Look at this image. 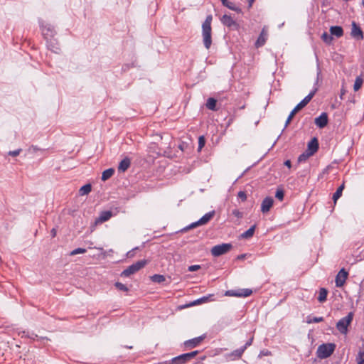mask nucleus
Returning <instances> with one entry per match:
<instances>
[{
	"instance_id": "4c0bfd02",
	"label": "nucleus",
	"mask_w": 364,
	"mask_h": 364,
	"mask_svg": "<svg viewBox=\"0 0 364 364\" xmlns=\"http://www.w3.org/2000/svg\"><path fill=\"white\" fill-rule=\"evenodd\" d=\"M311 156H312V154H310V153L306 151V152L301 154L299 156L298 161L299 162L305 161Z\"/></svg>"
},
{
	"instance_id": "2eb2a0df",
	"label": "nucleus",
	"mask_w": 364,
	"mask_h": 364,
	"mask_svg": "<svg viewBox=\"0 0 364 364\" xmlns=\"http://www.w3.org/2000/svg\"><path fill=\"white\" fill-rule=\"evenodd\" d=\"M41 31L46 38L54 36L55 31L50 24L41 25Z\"/></svg>"
},
{
	"instance_id": "1a4fd4ad",
	"label": "nucleus",
	"mask_w": 364,
	"mask_h": 364,
	"mask_svg": "<svg viewBox=\"0 0 364 364\" xmlns=\"http://www.w3.org/2000/svg\"><path fill=\"white\" fill-rule=\"evenodd\" d=\"M348 273L345 270L344 268H342L338 273L336 277V286L337 287H341L346 282V280L348 277Z\"/></svg>"
},
{
	"instance_id": "3c124183",
	"label": "nucleus",
	"mask_w": 364,
	"mask_h": 364,
	"mask_svg": "<svg viewBox=\"0 0 364 364\" xmlns=\"http://www.w3.org/2000/svg\"><path fill=\"white\" fill-rule=\"evenodd\" d=\"M296 114V112H294L293 110L290 112L288 119H290L291 120L294 117V116Z\"/></svg>"
},
{
	"instance_id": "412c9836",
	"label": "nucleus",
	"mask_w": 364,
	"mask_h": 364,
	"mask_svg": "<svg viewBox=\"0 0 364 364\" xmlns=\"http://www.w3.org/2000/svg\"><path fill=\"white\" fill-rule=\"evenodd\" d=\"M330 33L332 36L341 38L343 35V30L341 26H333L330 28Z\"/></svg>"
},
{
	"instance_id": "de8ad7c7",
	"label": "nucleus",
	"mask_w": 364,
	"mask_h": 364,
	"mask_svg": "<svg viewBox=\"0 0 364 364\" xmlns=\"http://www.w3.org/2000/svg\"><path fill=\"white\" fill-rule=\"evenodd\" d=\"M200 268V265H191L188 267V271L189 272H195L198 270Z\"/></svg>"
},
{
	"instance_id": "49530a36",
	"label": "nucleus",
	"mask_w": 364,
	"mask_h": 364,
	"mask_svg": "<svg viewBox=\"0 0 364 364\" xmlns=\"http://www.w3.org/2000/svg\"><path fill=\"white\" fill-rule=\"evenodd\" d=\"M237 197L242 201H245L247 199V194L244 191H240L237 194Z\"/></svg>"
},
{
	"instance_id": "4be33fe9",
	"label": "nucleus",
	"mask_w": 364,
	"mask_h": 364,
	"mask_svg": "<svg viewBox=\"0 0 364 364\" xmlns=\"http://www.w3.org/2000/svg\"><path fill=\"white\" fill-rule=\"evenodd\" d=\"M206 107L212 111H217L218 108L217 107V100L213 97H210L207 100L206 102Z\"/></svg>"
},
{
	"instance_id": "37998d69",
	"label": "nucleus",
	"mask_w": 364,
	"mask_h": 364,
	"mask_svg": "<svg viewBox=\"0 0 364 364\" xmlns=\"http://www.w3.org/2000/svg\"><path fill=\"white\" fill-rule=\"evenodd\" d=\"M232 214L235 216L236 218H242V213L240 212L238 209H234L232 210Z\"/></svg>"
},
{
	"instance_id": "6e6552de",
	"label": "nucleus",
	"mask_w": 364,
	"mask_h": 364,
	"mask_svg": "<svg viewBox=\"0 0 364 364\" xmlns=\"http://www.w3.org/2000/svg\"><path fill=\"white\" fill-rule=\"evenodd\" d=\"M252 294V290L250 289H242L237 290H228L225 295L228 296H237V297H247Z\"/></svg>"
},
{
	"instance_id": "c03bdc74",
	"label": "nucleus",
	"mask_w": 364,
	"mask_h": 364,
	"mask_svg": "<svg viewBox=\"0 0 364 364\" xmlns=\"http://www.w3.org/2000/svg\"><path fill=\"white\" fill-rule=\"evenodd\" d=\"M19 334H21V333H19ZM21 334H22L21 337H27V338H32V339H34V337L37 336L34 333H31V335H29L28 332H26V331H24L21 332Z\"/></svg>"
},
{
	"instance_id": "bb28decb",
	"label": "nucleus",
	"mask_w": 364,
	"mask_h": 364,
	"mask_svg": "<svg viewBox=\"0 0 364 364\" xmlns=\"http://www.w3.org/2000/svg\"><path fill=\"white\" fill-rule=\"evenodd\" d=\"M92 191V186L90 183L82 186L80 190L79 193L80 196H85L89 194Z\"/></svg>"
},
{
	"instance_id": "5fc2aeb1",
	"label": "nucleus",
	"mask_w": 364,
	"mask_h": 364,
	"mask_svg": "<svg viewBox=\"0 0 364 364\" xmlns=\"http://www.w3.org/2000/svg\"><path fill=\"white\" fill-rule=\"evenodd\" d=\"M290 122H291V119L287 118L286 123H285V127H287L288 124L290 123Z\"/></svg>"
},
{
	"instance_id": "4468645a",
	"label": "nucleus",
	"mask_w": 364,
	"mask_h": 364,
	"mask_svg": "<svg viewBox=\"0 0 364 364\" xmlns=\"http://www.w3.org/2000/svg\"><path fill=\"white\" fill-rule=\"evenodd\" d=\"M328 114L323 112L321 115L315 119V124L319 128L325 127L328 124Z\"/></svg>"
},
{
	"instance_id": "a19ab883",
	"label": "nucleus",
	"mask_w": 364,
	"mask_h": 364,
	"mask_svg": "<svg viewBox=\"0 0 364 364\" xmlns=\"http://www.w3.org/2000/svg\"><path fill=\"white\" fill-rule=\"evenodd\" d=\"M357 361L358 364H364V350L358 353Z\"/></svg>"
},
{
	"instance_id": "bf43d9fd",
	"label": "nucleus",
	"mask_w": 364,
	"mask_h": 364,
	"mask_svg": "<svg viewBox=\"0 0 364 364\" xmlns=\"http://www.w3.org/2000/svg\"><path fill=\"white\" fill-rule=\"evenodd\" d=\"M362 4L364 5V0H362Z\"/></svg>"
},
{
	"instance_id": "393cba45",
	"label": "nucleus",
	"mask_w": 364,
	"mask_h": 364,
	"mask_svg": "<svg viewBox=\"0 0 364 364\" xmlns=\"http://www.w3.org/2000/svg\"><path fill=\"white\" fill-rule=\"evenodd\" d=\"M114 173V169L112 168L105 170L102 174V180L105 181L112 176Z\"/></svg>"
},
{
	"instance_id": "864d4df0",
	"label": "nucleus",
	"mask_w": 364,
	"mask_h": 364,
	"mask_svg": "<svg viewBox=\"0 0 364 364\" xmlns=\"http://www.w3.org/2000/svg\"><path fill=\"white\" fill-rule=\"evenodd\" d=\"M284 165L288 166V167H291V161L289 160H287L284 162Z\"/></svg>"
},
{
	"instance_id": "6e6d98bb",
	"label": "nucleus",
	"mask_w": 364,
	"mask_h": 364,
	"mask_svg": "<svg viewBox=\"0 0 364 364\" xmlns=\"http://www.w3.org/2000/svg\"><path fill=\"white\" fill-rule=\"evenodd\" d=\"M255 0H248V2H249V6H252L253 2L255 1Z\"/></svg>"
},
{
	"instance_id": "423d86ee",
	"label": "nucleus",
	"mask_w": 364,
	"mask_h": 364,
	"mask_svg": "<svg viewBox=\"0 0 364 364\" xmlns=\"http://www.w3.org/2000/svg\"><path fill=\"white\" fill-rule=\"evenodd\" d=\"M317 81L316 82V85H315V87H314V89L310 92V93L306 96L294 109H293V111L294 112H299V110H301V109H303L305 106L307 105V104L311 100V99L314 97V96L315 95V94L316 93V92L318 91V87L316 86L317 85Z\"/></svg>"
},
{
	"instance_id": "79ce46f5",
	"label": "nucleus",
	"mask_w": 364,
	"mask_h": 364,
	"mask_svg": "<svg viewBox=\"0 0 364 364\" xmlns=\"http://www.w3.org/2000/svg\"><path fill=\"white\" fill-rule=\"evenodd\" d=\"M272 355V352L269 351V350H262L259 352V355H258V358H261L264 356H270Z\"/></svg>"
},
{
	"instance_id": "58836bf2",
	"label": "nucleus",
	"mask_w": 364,
	"mask_h": 364,
	"mask_svg": "<svg viewBox=\"0 0 364 364\" xmlns=\"http://www.w3.org/2000/svg\"><path fill=\"white\" fill-rule=\"evenodd\" d=\"M284 193L282 189H277L275 193V197L282 201L284 199Z\"/></svg>"
},
{
	"instance_id": "13d9d810",
	"label": "nucleus",
	"mask_w": 364,
	"mask_h": 364,
	"mask_svg": "<svg viewBox=\"0 0 364 364\" xmlns=\"http://www.w3.org/2000/svg\"><path fill=\"white\" fill-rule=\"evenodd\" d=\"M179 147H180V149H181V150H183V146H182V145H180V146H179Z\"/></svg>"
},
{
	"instance_id": "f03ea898",
	"label": "nucleus",
	"mask_w": 364,
	"mask_h": 364,
	"mask_svg": "<svg viewBox=\"0 0 364 364\" xmlns=\"http://www.w3.org/2000/svg\"><path fill=\"white\" fill-rule=\"evenodd\" d=\"M336 348L334 343H323L318 347L317 356L324 359L331 355Z\"/></svg>"
},
{
	"instance_id": "f3484780",
	"label": "nucleus",
	"mask_w": 364,
	"mask_h": 364,
	"mask_svg": "<svg viewBox=\"0 0 364 364\" xmlns=\"http://www.w3.org/2000/svg\"><path fill=\"white\" fill-rule=\"evenodd\" d=\"M112 216V213L109 210L101 212L100 216L95 220V223H102L109 220Z\"/></svg>"
},
{
	"instance_id": "a878e982",
	"label": "nucleus",
	"mask_w": 364,
	"mask_h": 364,
	"mask_svg": "<svg viewBox=\"0 0 364 364\" xmlns=\"http://www.w3.org/2000/svg\"><path fill=\"white\" fill-rule=\"evenodd\" d=\"M345 188V184L343 183L336 190L333 195V202L336 203L337 200L342 196V192Z\"/></svg>"
},
{
	"instance_id": "dca6fc26",
	"label": "nucleus",
	"mask_w": 364,
	"mask_h": 364,
	"mask_svg": "<svg viewBox=\"0 0 364 364\" xmlns=\"http://www.w3.org/2000/svg\"><path fill=\"white\" fill-rule=\"evenodd\" d=\"M274 203V200L272 197H266L262 202L261 211L263 213L269 211Z\"/></svg>"
},
{
	"instance_id": "20e7f679",
	"label": "nucleus",
	"mask_w": 364,
	"mask_h": 364,
	"mask_svg": "<svg viewBox=\"0 0 364 364\" xmlns=\"http://www.w3.org/2000/svg\"><path fill=\"white\" fill-rule=\"evenodd\" d=\"M232 247V245L230 243H222L213 246L210 250V252L213 257H220L230 251Z\"/></svg>"
},
{
	"instance_id": "39448f33",
	"label": "nucleus",
	"mask_w": 364,
	"mask_h": 364,
	"mask_svg": "<svg viewBox=\"0 0 364 364\" xmlns=\"http://www.w3.org/2000/svg\"><path fill=\"white\" fill-rule=\"evenodd\" d=\"M214 215H215L214 210L205 213L200 220H198V221L194 222V223H191V225H189L188 226L184 228L183 229V231H187L190 229L195 228L198 226L207 224L213 218Z\"/></svg>"
},
{
	"instance_id": "9d476101",
	"label": "nucleus",
	"mask_w": 364,
	"mask_h": 364,
	"mask_svg": "<svg viewBox=\"0 0 364 364\" xmlns=\"http://www.w3.org/2000/svg\"><path fill=\"white\" fill-rule=\"evenodd\" d=\"M350 35L353 38L357 40H363L364 38L362 29L355 21H353L352 23Z\"/></svg>"
},
{
	"instance_id": "e433bc0d",
	"label": "nucleus",
	"mask_w": 364,
	"mask_h": 364,
	"mask_svg": "<svg viewBox=\"0 0 364 364\" xmlns=\"http://www.w3.org/2000/svg\"><path fill=\"white\" fill-rule=\"evenodd\" d=\"M114 286L116 287V288L120 291H128L129 289L127 288V287L126 285H124V284L121 283V282H116L114 284Z\"/></svg>"
},
{
	"instance_id": "4d7b16f0",
	"label": "nucleus",
	"mask_w": 364,
	"mask_h": 364,
	"mask_svg": "<svg viewBox=\"0 0 364 364\" xmlns=\"http://www.w3.org/2000/svg\"><path fill=\"white\" fill-rule=\"evenodd\" d=\"M244 257H245V255H243L238 256V258H239V259H240V258H244Z\"/></svg>"
},
{
	"instance_id": "72a5a7b5",
	"label": "nucleus",
	"mask_w": 364,
	"mask_h": 364,
	"mask_svg": "<svg viewBox=\"0 0 364 364\" xmlns=\"http://www.w3.org/2000/svg\"><path fill=\"white\" fill-rule=\"evenodd\" d=\"M47 46L48 47V48L50 50H51L53 52L56 53H58V51L60 50V48L58 46V45L53 43L51 41H47Z\"/></svg>"
},
{
	"instance_id": "0eeeda50",
	"label": "nucleus",
	"mask_w": 364,
	"mask_h": 364,
	"mask_svg": "<svg viewBox=\"0 0 364 364\" xmlns=\"http://www.w3.org/2000/svg\"><path fill=\"white\" fill-rule=\"evenodd\" d=\"M352 320L353 314L349 313L346 316L342 318L338 321L336 324L338 330L342 333H346L347 331V328L352 321Z\"/></svg>"
},
{
	"instance_id": "09e8293b",
	"label": "nucleus",
	"mask_w": 364,
	"mask_h": 364,
	"mask_svg": "<svg viewBox=\"0 0 364 364\" xmlns=\"http://www.w3.org/2000/svg\"><path fill=\"white\" fill-rule=\"evenodd\" d=\"M198 353V350H195V351H192V352H190V353H187V355H188V357L192 359L196 355H197Z\"/></svg>"
},
{
	"instance_id": "8fccbe9b",
	"label": "nucleus",
	"mask_w": 364,
	"mask_h": 364,
	"mask_svg": "<svg viewBox=\"0 0 364 364\" xmlns=\"http://www.w3.org/2000/svg\"><path fill=\"white\" fill-rule=\"evenodd\" d=\"M252 341H253V337L250 338L249 339V341H247L246 342V343L242 347H245V350H246L247 347H249V346H250L252 345Z\"/></svg>"
},
{
	"instance_id": "c756f323",
	"label": "nucleus",
	"mask_w": 364,
	"mask_h": 364,
	"mask_svg": "<svg viewBox=\"0 0 364 364\" xmlns=\"http://www.w3.org/2000/svg\"><path fill=\"white\" fill-rule=\"evenodd\" d=\"M151 279L153 282L161 284L166 280V277L162 274H154L151 277Z\"/></svg>"
},
{
	"instance_id": "ddd939ff",
	"label": "nucleus",
	"mask_w": 364,
	"mask_h": 364,
	"mask_svg": "<svg viewBox=\"0 0 364 364\" xmlns=\"http://www.w3.org/2000/svg\"><path fill=\"white\" fill-rule=\"evenodd\" d=\"M205 338V336L203 335V336L186 341L184 342V346H185V347L188 348H195V347L198 346L204 340Z\"/></svg>"
},
{
	"instance_id": "f257e3e1",
	"label": "nucleus",
	"mask_w": 364,
	"mask_h": 364,
	"mask_svg": "<svg viewBox=\"0 0 364 364\" xmlns=\"http://www.w3.org/2000/svg\"><path fill=\"white\" fill-rule=\"evenodd\" d=\"M212 15L207 16L205 20L204 21L202 25L203 43L206 49H209L212 44Z\"/></svg>"
},
{
	"instance_id": "a211bd4d",
	"label": "nucleus",
	"mask_w": 364,
	"mask_h": 364,
	"mask_svg": "<svg viewBox=\"0 0 364 364\" xmlns=\"http://www.w3.org/2000/svg\"><path fill=\"white\" fill-rule=\"evenodd\" d=\"M191 358L186 353L181 354L171 359V363L172 364H183L189 361Z\"/></svg>"
},
{
	"instance_id": "7ed1b4c3",
	"label": "nucleus",
	"mask_w": 364,
	"mask_h": 364,
	"mask_svg": "<svg viewBox=\"0 0 364 364\" xmlns=\"http://www.w3.org/2000/svg\"><path fill=\"white\" fill-rule=\"evenodd\" d=\"M147 264V260L142 259L133 263L132 265L129 266L127 269H125L122 273V277H128L132 274L137 272L141 269H142Z\"/></svg>"
},
{
	"instance_id": "cd10ccee",
	"label": "nucleus",
	"mask_w": 364,
	"mask_h": 364,
	"mask_svg": "<svg viewBox=\"0 0 364 364\" xmlns=\"http://www.w3.org/2000/svg\"><path fill=\"white\" fill-rule=\"evenodd\" d=\"M328 291L325 288H321L319 290V294L318 296V301L323 303L326 301Z\"/></svg>"
},
{
	"instance_id": "c85d7f7f",
	"label": "nucleus",
	"mask_w": 364,
	"mask_h": 364,
	"mask_svg": "<svg viewBox=\"0 0 364 364\" xmlns=\"http://www.w3.org/2000/svg\"><path fill=\"white\" fill-rule=\"evenodd\" d=\"M223 5L228 7L232 11H239L240 9L235 6V4L228 0H220Z\"/></svg>"
},
{
	"instance_id": "2f4dec72",
	"label": "nucleus",
	"mask_w": 364,
	"mask_h": 364,
	"mask_svg": "<svg viewBox=\"0 0 364 364\" xmlns=\"http://www.w3.org/2000/svg\"><path fill=\"white\" fill-rule=\"evenodd\" d=\"M323 321V317H312L311 316H308L306 317V323H319Z\"/></svg>"
},
{
	"instance_id": "603ef678",
	"label": "nucleus",
	"mask_w": 364,
	"mask_h": 364,
	"mask_svg": "<svg viewBox=\"0 0 364 364\" xmlns=\"http://www.w3.org/2000/svg\"><path fill=\"white\" fill-rule=\"evenodd\" d=\"M51 235H52V237H53L56 235V230L55 228H53L51 230Z\"/></svg>"
},
{
	"instance_id": "c9c22d12",
	"label": "nucleus",
	"mask_w": 364,
	"mask_h": 364,
	"mask_svg": "<svg viewBox=\"0 0 364 364\" xmlns=\"http://www.w3.org/2000/svg\"><path fill=\"white\" fill-rule=\"evenodd\" d=\"M86 252H87L86 249L79 247V248H76V249L73 250L72 252H70V255L74 256L77 254H84Z\"/></svg>"
},
{
	"instance_id": "5701e85b",
	"label": "nucleus",
	"mask_w": 364,
	"mask_h": 364,
	"mask_svg": "<svg viewBox=\"0 0 364 364\" xmlns=\"http://www.w3.org/2000/svg\"><path fill=\"white\" fill-rule=\"evenodd\" d=\"M130 166V160L128 158H125L121 161L119 164L118 170L119 171L124 172L126 171Z\"/></svg>"
},
{
	"instance_id": "a18cd8bd",
	"label": "nucleus",
	"mask_w": 364,
	"mask_h": 364,
	"mask_svg": "<svg viewBox=\"0 0 364 364\" xmlns=\"http://www.w3.org/2000/svg\"><path fill=\"white\" fill-rule=\"evenodd\" d=\"M21 151V149L14 150V151H10L8 154L11 156H17L19 155L20 152Z\"/></svg>"
},
{
	"instance_id": "f8f14e48",
	"label": "nucleus",
	"mask_w": 364,
	"mask_h": 364,
	"mask_svg": "<svg viewBox=\"0 0 364 364\" xmlns=\"http://www.w3.org/2000/svg\"><path fill=\"white\" fill-rule=\"evenodd\" d=\"M221 22L226 26L227 27L232 29H237L238 24L236 21L232 18V16L225 14L221 18Z\"/></svg>"
},
{
	"instance_id": "7c9ffc66",
	"label": "nucleus",
	"mask_w": 364,
	"mask_h": 364,
	"mask_svg": "<svg viewBox=\"0 0 364 364\" xmlns=\"http://www.w3.org/2000/svg\"><path fill=\"white\" fill-rule=\"evenodd\" d=\"M363 80L361 76H358L356 78H355V82H354V85H353V89L355 91H358L360 90V88L361 87L362 85H363Z\"/></svg>"
},
{
	"instance_id": "9b49d317",
	"label": "nucleus",
	"mask_w": 364,
	"mask_h": 364,
	"mask_svg": "<svg viewBox=\"0 0 364 364\" xmlns=\"http://www.w3.org/2000/svg\"><path fill=\"white\" fill-rule=\"evenodd\" d=\"M267 37H268V31H267V28L264 26L262 29L260 34L255 42V47L260 48V47L263 46L267 41Z\"/></svg>"
},
{
	"instance_id": "f704fd0d",
	"label": "nucleus",
	"mask_w": 364,
	"mask_h": 364,
	"mask_svg": "<svg viewBox=\"0 0 364 364\" xmlns=\"http://www.w3.org/2000/svg\"><path fill=\"white\" fill-rule=\"evenodd\" d=\"M212 295H210L209 296H203L194 301H193L190 306H193V305H197V304H202V303H204V302H206L209 300V297L211 296Z\"/></svg>"
},
{
	"instance_id": "6ab92c4d",
	"label": "nucleus",
	"mask_w": 364,
	"mask_h": 364,
	"mask_svg": "<svg viewBox=\"0 0 364 364\" xmlns=\"http://www.w3.org/2000/svg\"><path fill=\"white\" fill-rule=\"evenodd\" d=\"M307 151L310 153V154L314 155L318 149V142L316 138H313L309 143L307 146Z\"/></svg>"
},
{
	"instance_id": "473e14b6",
	"label": "nucleus",
	"mask_w": 364,
	"mask_h": 364,
	"mask_svg": "<svg viewBox=\"0 0 364 364\" xmlns=\"http://www.w3.org/2000/svg\"><path fill=\"white\" fill-rule=\"evenodd\" d=\"M321 39L323 41V42H325L327 44H331L332 41H333V37H332V35L330 33L328 34V33L326 32H324L322 35H321Z\"/></svg>"
},
{
	"instance_id": "aec40b11",
	"label": "nucleus",
	"mask_w": 364,
	"mask_h": 364,
	"mask_svg": "<svg viewBox=\"0 0 364 364\" xmlns=\"http://www.w3.org/2000/svg\"><path fill=\"white\" fill-rule=\"evenodd\" d=\"M245 350V347H241L240 348L236 349L231 352L228 356L231 358L232 360L239 359L242 357L243 353Z\"/></svg>"
},
{
	"instance_id": "b1692460",
	"label": "nucleus",
	"mask_w": 364,
	"mask_h": 364,
	"mask_svg": "<svg viewBox=\"0 0 364 364\" xmlns=\"http://www.w3.org/2000/svg\"><path fill=\"white\" fill-rule=\"evenodd\" d=\"M255 228H256L255 225L250 227L247 230H246L241 235V236H240L241 238L249 239V238L252 237L255 233Z\"/></svg>"
},
{
	"instance_id": "ea45409f",
	"label": "nucleus",
	"mask_w": 364,
	"mask_h": 364,
	"mask_svg": "<svg viewBox=\"0 0 364 364\" xmlns=\"http://www.w3.org/2000/svg\"><path fill=\"white\" fill-rule=\"evenodd\" d=\"M205 137L203 136H199V138H198V151H199L203 148V146H205Z\"/></svg>"
}]
</instances>
